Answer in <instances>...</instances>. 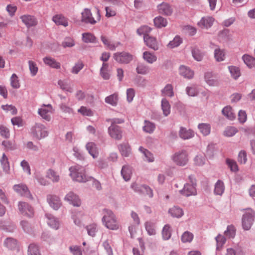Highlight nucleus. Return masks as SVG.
Instances as JSON below:
<instances>
[{
    "instance_id": "nucleus-1",
    "label": "nucleus",
    "mask_w": 255,
    "mask_h": 255,
    "mask_svg": "<svg viewBox=\"0 0 255 255\" xmlns=\"http://www.w3.org/2000/svg\"><path fill=\"white\" fill-rule=\"evenodd\" d=\"M104 212L102 221L105 226L110 230H118L120 226L114 213L107 209H105Z\"/></svg>"
},
{
    "instance_id": "nucleus-2",
    "label": "nucleus",
    "mask_w": 255,
    "mask_h": 255,
    "mask_svg": "<svg viewBox=\"0 0 255 255\" xmlns=\"http://www.w3.org/2000/svg\"><path fill=\"white\" fill-rule=\"evenodd\" d=\"M70 175L73 180L79 182H85L88 180V177L85 174V169L79 165L71 166L69 168Z\"/></svg>"
},
{
    "instance_id": "nucleus-3",
    "label": "nucleus",
    "mask_w": 255,
    "mask_h": 255,
    "mask_svg": "<svg viewBox=\"0 0 255 255\" xmlns=\"http://www.w3.org/2000/svg\"><path fill=\"white\" fill-rule=\"evenodd\" d=\"M244 211L242 219V226L245 230H249L254 221L255 213L250 208L245 209Z\"/></svg>"
},
{
    "instance_id": "nucleus-4",
    "label": "nucleus",
    "mask_w": 255,
    "mask_h": 255,
    "mask_svg": "<svg viewBox=\"0 0 255 255\" xmlns=\"http://www.w3.org/2000/svg\"><path fill=\"white\" fill-rule=\"evenodd\" d=\"M31 133L34 137L41 139L46 137L48 132L46 127L40 124H36L31 129Z\"/></svg>"
},
{
    "instance_id": "nucleus-5",
    "label": "nucleus",
    "mask_w": 255,
    "mask_h": 255,
    "mask_svg": "<svg viewBox=\"0 0 255 255\" xmlns=\"http://www.w3.org/2000/svg\"><path fill=\"white\" fill-rule=\"evenodd\" d=\"M100 11L98 9H97V17L95 19L92 16L91 10L88 8H85L82 12V20L86 23H89L92 24L96 23L100 19Z\"/></svg>"
},
{
    "instance_id": "nucleus-6",
    "label": "nucleus",
    "mask_w": 255,
    "mask_h": 255,
    "mask_svg": "<svg viewBox=\"0 0 255 255\" xmlns=\"http://www.w3.org/2000/svg\"><path fill=\"white\" fill-rule=\"evenodd\" d=\"M172 160L177 165L184 166L188 161V154L184 150L178 151L173 155Z\"/></svg>"
},
{
    "instance_id": "nucleus-7",
    "label": "nucleus",
    "mask_w": 255,
    "mask_h": 255,
    "mask_svg": "<svg viewBox=\"0 0 255 255\" xmlns=\"http://www.w3.org/2000/svg\"><path fill=\"white\" fill-rule=\"evenodd\" d=\"M114 58L119 63L127 64L132 61L133 56L129 53L122 52L115 53Z\"/></svg>"
},
{
    "instance_id": "nucleus-8",
    "label": "nucleus",
    "mask_w": 255,
    "mask_h": 255,
    "mask_svg": "<svg viewBox=\"0 0 255 255\" xmlns=\"http://www.w3.org/2000/svg\"><path fill=\"white\" fill-rule=\"evenodd\" d=\"M53 112V109L50 104L47 105H43L41 108L38 110L39 115L45 120L50 121L51 120V115Z\"/></svg>"
},
{
    "instance_id": "nucleus-9",
    "label": "nucleus",
    "mask_w": 255,
    "mask_h": 255,
    "mask_svg": "<svg viewBox=\"0 0 255 255\" xmlns=\"http://www.w3.org/2000/svg\"><path fill=\"white\" fill-rule=\"evenodd\" d=\"M18 210L20 213L24 216L31 217L34 215L33 209L26 202H19L18 204Z\"/></svg>"
},
{
    "instance_id": "nucleus-10",
    "label": "nucleus",
    "mask_w": 255,
    "mask_h": 255,
    "mask_svg": "<svg viewBox=\"0 0 255 255\" xmlns=\"http://www.w3.org/2000/svg\"><path fill=\"white\" fill-rule=\"evenodd\" d=\"M22 22L27 27L34 26L37 25L38 21L35 17L29 14H24L20 16Z\"/></svg>"
},
{
    "instance_id": "nucleus-11",
    "label": "nucleus",
    "mask_w": 255,
    "mask_h": 255,
    "mask_svg": "<svg viewBox=\"0 0 255 255\" xmlns=\"http://www.w3.org/2000/svg\"><path fill=\"white\" fill-rule=\"evenodd\" d=\"M108 132L113 138L117 140L122 138V131L120 126L117 125L111 126L108 128Z\"/></svg>"
},
{
    "instance_id": "nucleus-12",
    "label": "nucleus",
    "mask_w": 255,
    "mask_h": 255,
    "mask_svg": "<svg viewBox=\"0 0 255 255\" xmlns=\"http://www.w3.org/2000/svg\"><path fill=\"white\" fill-rule=\"evenodd\" d=\"M13 190L21 196L32 198L31 195L25 185L19 184L13 186Z\"/></svg>"
},
{
    "instance_id": "nucleus-13",
    "label": "nucleus",
    "mask_w": 255,
    "mask_h": 255,
    "mask_svg": "<svg viewBox=\"0 0 255 255\" xmlns=\"http://www.w3.org/2000/svg\"><path fill=\"white\" fill-rule=\"evenodd\" d=\"M214 21V18L211 16L202 17L198 22L197 25L201 28L208 29L211 27Z\"/></svg>"
},
{
    "instance_id": "nucleus-14",
    "label": "nucleus",
    "mask_w": 255,
    "mask_h": 255,
    "mask_svg": "<svg viewBox=\"0 0 255 255\" xmlns=\"http://www.w3.org/2000/svg\"><path fill=\"white\" fill-rule=\"evenodd\" d=\"M157 10L160 14L170 15L173 12L171 6L166 2H162L157 6Z\"/></svg>"
},
{
    "instance_id": "nucleus-15",
    "label": "nucleus",
    "mask_w": 255,
    "mask_h": 255,
    "mask_svg": "<svg viewBox=\"0 0 255 255\" xmlns=\"http://www.w3.org/2000/svg\"><path fill=\"white\" fill-rule=\"evenodd\" d=\"M65 200L69 202L74 206L79 207L81 204V200L78 196L72 192L66 195Z\"/></svg>"
},
{
    "instance_id": "nucleus-16",
    "label": "nucleus",
    "mask_w": 255,
    "mask_h": 255,
    "mask_svg": "<svg viewBox=\"0 0 255 255\" xmlns=\"http://www.w3.org/2000/svg\"><path fill=\"white\" fill-rule=\"evenodd\" d=\"M47 200L50 206L55 210L58 209L61 205L59 197L56 196L49 195Z\"/></svg>"
},
{
    "instance_id": "nucleus-17",
    "label": "nucleus",
    "mask_w": 255,
    "mask_h": 255,
    "mask_svg": "<svg viewBox=\"0 0 255 255\" xmlns=\"http://www.w3.org/2000/svg\"><path fill=\"white\" fill-rule=\"evenodd\" d=\"M181 194L185 196L195 195L196 194L195 186L189 184L185 185L184 189L180 191Z\"/></svg>"
},
{
    "instance_id": "nucleus-18",
    "label": "nucleus",
    "mask_w": 255,
    "mask_h": 255,
    "mask_svg": "<svg viewBox=\"0 0 255 255\" xmlns=\"http://www.w3.org/2000/svg\"><path fill=\"white\" fill-rule=\"evenodd\" d=\"M144 41L149 47L154 50L158 49V44L155 38L149 36L148 34H145L144 35Z\"/></svg>"
},
{
    "instance_id": "nucleus-19",
    "label": "nucleus",
    "mask_w": 255,
    "mask_h": 255,
    "mask_svg": "<svg viewBox=\"0 0 255 255\" xmlns=\"http://www.w3.org/2000/svg\"><path fill=\"white\" fill-rule=\"evenodd\" d=\"M204 79L206 83L210 86H216L218 85V81L216 79V76L212 72L205 73Z\"/></svg>"
},
{
    "instance_id": "nucleus-20",
    "label": "nucleus",
    "mask_w": 255,
    "mask_h": 255,
    "mask_svg": "<svg viewBox=\"0 0 255 255\" xmlns=\"http://www.w3.org/2000/svg\"><path fill=\"white\" fill-rule=\"evenodd\" d=\"M52 20L57 25H61L65 27L68 25L67 19L61 14L54 15L52 17Z\"/></svg>"
},
{
    "instance_id": "nucleus-21",
    "label": "nucleus",
    "mask_w": 255,
    "mask_h": 255,
    "mask_svg": "<svg viewBox=\"0 0 255 255\" xmlns=\"http://www.w3.org/2000/svg\"><path fill=\"white\" fill-rule=\"evenodd\" d=\"M43 62L46 65L52 68L58 69L61 67L60 63L57 62L55 59L51 57H46L44 58Z\"/></svg>"
},
{
    "instance_id": "nucleus-22",
    "label": "nucleus",
    "mask_w": 255,
    "mask_h": 255,
    "mask_svg": "<svg viewBox=\"0 0 255 255\" xmlns=\"http://www.w3.org/2000/svg\"><path fill=\"white\" fill-rule=\"evenodd\" d=\"M179 74L185 78L190 79L194 76V72L189 68L182 65L179 68Z\"/></svg>"
},
{
    "instance_id": "nucleus-23",
    "label": "nucleus",
    "mask_w": 255,
    "mask_h": 255,
    "mask_svg": "<svg viewBox=\"0 0 255 255\" xmlns=\"http://www.w3.org/2000/svg\"><path fill=\"white\" fill-rule=\"evenodd\" d=\"M87 150L89 154L94 158H97L99 154L96 145L93 142H88L86 146Z\"/></svg>"
},
{
    "instance_id": "nucleus-24",
    "label": "nucleus",
    "mask_w": 255,
    "mask_h": 255,
    "mask_svg": "<svg viewBox=\"0 0 255 255\" xmlns=\"http://www.w3.org/2000/svg\"><path fill=\"white\" fill-rule=\"evenodd\" d=\"M46 177L53 182H57L60 180V176L58 172L53 169H48L46 172Z\"/></svg>"
},
{
    "instance_id": "nucleus-25",
    "label": "nucleus",
    "mask_w": 255,
    "mask_h": 255,
    "mask_svg": "<svg viewBox=\"0 0 255 255\" xmlns=\"http://www.w3.org/2000/svg\"><path fill=\"white\" fill-rule=\"evenodd\" d=\"M168 212L172 217L175 218H179L183 215L182 209L177 206H174L170 208Z\"/></svg>"
},
{
    "instance_id": "nucleus-26",
    "label": "nucleus",
    "mask_w": 255,
    "mask_h": 255,
    "mask_svg": "<svg viewBox=\"0 0 255 255\" xmlns=\"http://www.w3.org/2000/svg\"><path fill=\"white\" fill-rule=\"evenodd\" d=\"M194 132L190 129H187L184 128H181L179 131V135L181 138L187 139L192 137L194 136Z\"/></svg>"
},
{
    "instance_id": "nucleus-27",
    "label": "nucleus",
    "mask_w": 255,
    "mask_h": 255,
    "mask_svg": "<svg viewBox=\"0 0 255 255\" xmlns=\"http://www.w3.org/2000/svg\"><path fill=\"white\" fill-rule=\"evenodd\" d=\"M225 191V185L224 182L219 180L216 183L214 188V193L216 195H222Z\"/></svg>"
},
{
    "instance_id": "nucleus-28",
    "label": "nucleus",
    "mask_w": 255,
    "mask_h": 255,
    "mask_svg": "<svg viewBox=\"0 0 255 255\" xmlns=\"http://www.w3.org/2000/svg\"><path fill=\"white\" fill-rule=\"evenodd\" d=\"M155 129V125L154 123L148 121H145L144 126L142 127L143 130L148 133H152Z\"/></svg>"
},
{
    "instance_id": "nucleus-29",
    "label": "nucleus",
    "mask_w": 255,
    "mask_h": 255,
    "mask_svg": "<svg viewBox=\"0 0 255 255\" xmlns=\"http://www.w3.org/2000/svg\"><path fill=\"white\" fill-rule=\"evenodd\" d=\"M121 174L125 181H128L130 179L131 174V169L130 166L128 165L123 166Z\"/></svg>"
},
{
    "instance_id": "nucleus-30",
    "label": "nucleus",
    "mask_w": 255,
    "mask_h": 255,
    "mask_svg": "<svg viewBox=\"0 0 255 255\" xmlns=\"http://www.w3.org/2000/svg\"><path fill=\"white\" fill-rule=\"evenodd\" d=\"M48 219V224L53 229L57 230L59 228V221L51 215H46Z\"/></svg>"
},
{
    "instance_id": "nucleus-31",
    "label": "nucleus",
    "mask_w": 255,
    "mask_h": 255,
    "mask_svg": "<svg viewBox=\"0 0 255 255\" xmlns=\"http://www.w3.org/2000/svg\"><path fill=\"white\" fill-rule=\"evenodd\" d=\"M223 114L228 119L233 120L235 119V114L233 113L232 108L230 106H227L222 110Z\"/></svg>"
},
{
    "instance_id": "nucleus-32",
    "label": "nucleus",
    "mask_w": 255,
    "mask_h": 255,
    "mask_svg": "<svg viewBox=\"0 0 255 255\" xmlns=\"http://www.w3.org/2000/svg\"><path fill=\"white\" fill-rule=\"evenodd\" d=\"M244 63L251 68L255 67V58L249 55H244L242 57Z\"/></svg>"
},
{
    "instance_id": "nucleus-33",
    "label": "nucleus",
    "mask_w": 255,
    "mask_h": 255,
    "mask_svg": "<svg viewBox=\"0 0 255 255\" xmlns=\"http://www.w3.org/2000/svg\"><path fill=\"white\" fill-rule=\"evenodd\" d=\"M154 23L157 27L161 28L165 27L167 24V21L166 19L161 16H158L154 19Z\"/></svg>"
},
{
    "instance_id": "nucleus-34",
    "label": "nucleus",
    "mask_w": 255,
    "mask_h": 255,
    "mask_svg": "<svg viewBox=\"0 0 255 255\" xmlns=\"http://www.w3.org/2000/svg\"><path fill=\"white\" fill-rule=\"evenodd\" d=\"M120 151L123 156L127 157L130 153L131 149L128 143L121 144L119 146Z\"/></svg>"
},
{
    "instance_id": "nucleus-35",
    "label": "nucleus",
    "mask_w": 255,
    "mask_h": 255,
    "mask_svg": "<svg viewBox=\"0 0 255 255\" xmlns=\"http://www.w3.org/2000/svg\"><path fill=\"white\" fill-rule=\"evenodd\" d=\"M108 64L103 63L100 70L101 75L105 80H108L110 77V74L108 70Z\"/></svg>"
},
{
    "instance_id": "nucleus-36",
    "label": "nucleus",
    "mask_w": 255,
    "mask_h": 255,
    "mask_svg": "<svg viewBox=\"0 0 255 255\" xmlns=\"http://www.w3.org/2000/svg\"><path fill=\"white\" fill-rule=\"evenodd\" d=\"M0 163L2 166L3 171L6 173H9L10 170L9 164L8 160V158L4 153L2 154V158L0 159Z\"/></svg>"
},
{
    "instance_id": "nucleus-37",
    "label": "nucleus",
    "mask_w": 255,
    "mask_h": 255,
    "mask_svg": "<svg viewBox=\"0 0 255 255\" xmlns=\"http://www.w3.org/2000/svg\"><path fill=\"white\" fill-rule=\"evenodd\" d=\"M143 58L149 63H153L157 60L156 56L153 53L145 51L143 53Z\"/></svg>"
},
{
    "instance_id": "nucleus-38",
    "label": "nucleus",
    "mask_w": 255,
    "mask_h": 255,
    "mask_svg": "<svg viewBox=\"0 0 255 255\" xmlns=\"http://www.w3.org/2000/svg\"><path fill=\"white\" fill-rule=\"evenodd\" d=\"M136 70L138 74L142 75H145L149 71V67L143 63H138Z\"/></svg>"
},
{
    "instance_id": "nucleus-39",
    "label": "nucleus",
    "mask_w": 255,
    "mask_h": 255,
    "mask_svg": "<svg viewBox=\"0 0 255 255\" xmlns=\"http://www.w3.org/2000/svg\"><path fill=\"white\" fill-rule=\"evenodd\" d=\"M198 128L200 131L204 135H208L211 130V127L208 124L202 123L198 125Z\"/></svg>"
},
{
    "instance_id": "nucleus-40",
    "label": "nucleus",
    "mask_w": 255,
    "mask_h": 255,
    "mask_svg": "<svg viewBox=\"0 0 255 255\" xmlns=\"http://www.w3.org/2000/svg\"><path fill=\"white\" fill-rule=\"evenodd\" d=\"M161 107L163 114L165 116H167L170 113V105L166 99H163L161 102Z\"/></svg>"
},
{
    "instance_id": "nucleus-41",
    "label": "nucleus",
    "mask_w": 255,
    "mask_h": 255,
    "mask_svg": "<svg viewBox=\"0 0 255 255\" xmlns=\"http://www.w3.org/2000/svg\"><path fill=\"white\" fill-rule=\"evenodd\" d=\"M139 150L144 154L145 157L146 158V160L147 161L151 162L154 161V158L153 156V154L148 150L144 149L141 146L139 148Z\"/></svg>"
},
{
    "instance_id": "nucleus-42",
    "label": "nucleus",
    "mask_w": 255,
    "mask_h": 255,
    "mask_svg": "<svg viewBox=\"0 0 255 255\" xmlns=\"http://www.w3.org/2000/svg\"><path fill=\"white\" fill-rule=\"evenodd\" d=\"M118 100V95L116 93H115L113 95H111L105 99V102L107 103L110 104L113 106H116L117 104Z\"/></svg>"
},
{
    "instance_id": "nucleus-43",
    "label": "nucleus",
    "mask_w": 255,
    "mask_h": 255,
    "mask_svg": "<svg viewBox=\"0 0 255 255\" xmlns=\"http://www.w3.org/2000/svg\"><path fill=\"white\" fill-rule=\"evenodd\" d=\"M84 66L83 62L79 61L75 64L72 67L71 72L73 74H78L80 70H81Z\"/></svg>"
},
{
    "instance_id": "nucleus-44",
    "label": "nucleus",
    "mask_w": 255,
    "mask_h": 255,
    "mask_svg": "<svg viewBox=\"0 0 255 255\" xmlns=\"http://www.w3.org/2000/svg\"><path fill=\"white\" fill-rule=\"evenodd\" d=\"M84 214L82 212H75L72 215V219L75 225L80 226L82 224L81 219Z\"/></svg>"
},
{
    "instance_id": "nucleus-45",
    "label": "nucleus",
    "mask_w": 255,
    "mask_h": 255,
    "mask_svg": "<svg viewBox=\"0 0 255 255\" xmlns=\"http://www.w3.org/2000/svg\"><path fill=\"white\" fill-rule=\"evenodd\" d=\"M214 57L218 61H222L225 58V52L220 48H216L214 51Z\"/></svg>"
},
{
    "instance_id": "nucleus-46",
    "label": "nucleus",
    "mask_w": 255,
    "mask_h": 255,
    "mask_svg": "<svg viewBox=\"0 0 255 255\" xmlns=\"http://www.w3.org/2000/svg\"><path fill=\"white\" fill-rule=\"evenodd\" d=\"M88 234L89 236L94 237L98 231L97 226L95 223H92L86 227Z\"/></svg>"
},
{
    "instance_id": "nucleus-47",
    "label": "nucleus",
    "mask_w": 255,
    "mask_h": 255,
    "mask_svg": "<svg viewBox=\"0 0 255 255\" xmlns=\"http://www.w3.org/2000/svg\"><path fill=\"white\" fill-rule=\"evenodd\" d=\"M182 42V39L179 36H176L173 40L170 41L167 47L170 49L178 46Z\"/></svg>"
},
{
    "instance_id": "nucleus-48",
    "label": "nucleus",
    "mask_w": 255,
    "mask_h": 255,
    "mask_svg": "<svg viewBox=\"0 0 255 255\" xmlns=\"http://www.w3.org/2000/svg\"><path fill=\"white\" fill-rule=\"evenodd\" d=\"M28 63L31 75L33 76H35L38 70L37 64L35 62L31 60H29Z\"/></svg>"
},
{
    "instance_id": "nucleus-49",
    "label": "nucleus",
    "mask_w": 255,
    "mask_h": 255,
    "mask_svg": "<svg viewBox=\"0 0 255 255\" xmlns=\"http://www.w3.org/2000/svg\"><path fill=\"white\" fill-rule=\"evenodd\" d=\"M5 246L8 249L12 250L17 246L16 241L12 238H7L4 242Z\"/></svg>"
},
{
    "instance_id": "nucleus-50",
    "label": "nucleus",
    "mask_w": 255,
    "mask_h": 255,
    "mask_svg": "<svg viewBox=\"0 0 255 255\" xmlns=\"http://www.w3.org/2000/svg\"><path fill=\"white\" fill-rule=\"evenodd\" d=\"M162 93L164 96L172 97L174 95L172 86L170 84L167 85L162 90Z\"/></svg>"
},
{
    "instance_id": "nucleus-51",
    "label": "nucleus",
    "mask_w": 255,
    "mask_h": 255,
    "mask_svg": "<svg viewBox=\"0 0 255 255\" xmlns=\"http://www.w3.org/2000/svg\"><path fill=\"white\" fill-rule=\"evenodd\" d=\"M193 239V235L188 232H185L181 236V241L183 243H190Z\"/></svg>"
},
{
    "instance_id": "nucleus-52",
    "label": "nucleus",
    "mask_w": 255,
    "mask_h": 255,
    "mask_svg": "<svg viewBox=\"0 0 255 255\" xmlns=\"http://www.w3.org/2000/svg\"><path fill=\"white\" fill-rule=\"evenodd\" d=\"M216 241L217 242V249L219 250L225 244L226 240L224 236L218 235L216 238Z\"/></svg>"
},
{
    "instance_id": "nucleus-53",
    "label": "nucleus",
    "mask_w": 255,
    "mask_h": 255,
    "mask_svg": "<svg viewBox=\"0 0 255 255\" xmlns=\"http://www.w3.org/2000/svg\"><path fill=\"white\" fill-rule=\"evenodd\" d=\"M229 69L234 79H237L240 76L241 73L239 68L235 66H229Z\"/></svg>"
},
{
    "instance_id": "nucleus-54",
    "label": "nucleus",
    "mask_w": 255,
    "mask_h": 255,
    "mask_svg": "<svg viewBox=\"0 0 255 255\" xmlns=\"http://www.w3.org/2000/svg\"><path fill=\"white\" fill-rule=\"evenodd\" d=\"M10 85L14 88L17 89L20 87V84L18 79V77L15 74H13L10 77Z\"/></svg>"
},
{
    "instance_id": "nucleus-55",
    "label": "nucleus",
    "mask_w": 255,
    "mask_h": 255,
    "mask_svg": "<svg viewBox=\"0 0 255 255\" xmlns=\"http://www.w3.org/2000/svg\"><path fill=\"white\" fill-rule=\"evenodd\" d=\"M186 91L188 95L191 97L196 96L198 93V91L195 86L187 87Z\"/></svg>"
},
{
    "instance_id": "nucleus-56",
    "label": "nucleus",
    "mask_w": 255,
    "mask_h": 255,
    "mask_svg": "<svg viewBox=\"0 0 255 255\" xmlns=\"http://www.w3.org/2000/svg\"><path fill=\"white\" fill-rule=\"evenodd\" d=\"M83 40L86 43L94 42L96 40V38L92 33H83Z\"/></svg>"
},
{
    "instance_id": "nucleus-57",
    "label": "nucleus",
    "mask_w": 255,
    "mask_h": 255,
    "mask_svg": "<svg viewBox=\"0 0 255 255\" xmlns=\"http://www.w3.org/2000/svg\"><path fill=\"white\" fill-rule=\"evenodd\" d=\"M145 229L149 235H154L156 233L154 225L153 223L147 222L145 223Z\"/></svg>"
},
{
    "instance_id": "nucleus-58",
    "label": "nucleus",
    "mask_w": 255,
    "mask_h": 255,
    "mask_svg": "<svg viewBox=\"0 0 255 255\" xmlns=\"http://www.w3.org/2000/svg\"><path fill=\"white\" fill-rule=\"evenodd\" d=\"M194 163L197 166H203L206 161V157L205 155H198L194 158Z\"/></svg>"
},
{
    "instance_id": "nucleus-59",
    "label": "nucleus",
    "mask_w": 255,
    "mask_h": 255,
    "mask_svg": "<svg viewBox=\"0 0 255 255\" xmlns=\"http://www.w3.org/2000/svg\"><path fill=\"white\" fill-rule=\"evenodd\" d=\"M28 253L29 255H40L38 247L35 244H30Z\"/></svg>"
},
{
    "instance_id": "nucleus-60",
    "label": "nucleus",
    "mask_w": 255,
    "mask_h": 255,
    "mask_svg": "<svg viewBox=\"0 0 255 255\" xmlns=\"http://www.w3.org/2000/svg\"><path fill=\"white\" fill-rule=\"evenodd\" d=\"M238 132L237 129L233 127H227L224 132V134L226 136H232Z\"/></svg>"
},
{
    "instance_id": "nucleus-61",
    "label": "nucleus",
    "mask_w": 255,
    "mask_h": 255,
    "mask_svg": "<svg viewBox=\"0 0 255 255\" xmlns=\"http://www.w3.org/2000/svg\"><path fill=\"white\" fill-rule=\"evenodd\" d=\"M1 108L6 112L9 113L12 115H15L17 113V110L15 107L11 105H2Z\"/></svg>"
},
{
    "instance_id": "nucleus-62",
    "label": "nucleus",
    "mask_w": 255,
    "mask_h": 255,
    "mask_svg": "<svg viewBox=\"0 0 255 255\" xmlns=\"http://www.w3.org/2000/svg\"><path fill=\"white\" fill-rule=\"evenodd\" d=\"M58 84L60 86V88L63 90L69 93H72L73 91L72 87L62 80H59L58 82Z\"/></svg>"
},
{
    "instance_id": "nucleus-63",
    "label": "nucleus",
    "mask_w": 255,
    "mask_h": 255,
    "mask_svg": "<svg viewBox=\"0 0 255 255\" xmlns=\"http://www.w3.org/2000/svg\"><path fill=\"white\" fill-rule=\"evenodd\" d=\"M162 236L164 240H168L171 237L170 227L168 225L164 226L162 230Z\"/></svg>"
},
{
    "instance_id": "nucleus-64",
    "label": "nucleus",
    "mask_w": 255,
    "mask_h": 255,
    "mask_svg": "<svg viewBox=\"0 0 255 255\" xmlns=\"http://www.w3.org/2000/svg\"><path fill=\"white\" fill-rule=\"evenodd\" d=\"M192 54L196 60L201 61L202 60L203 55L198 49L194 48L192 51Z\"/></svg>"
}]
</instances>
